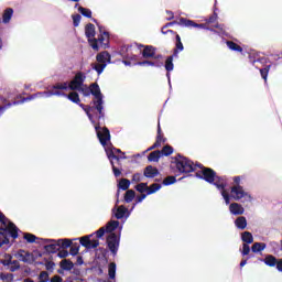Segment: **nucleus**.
<instances>
[{
	"mask_svg": "<svg viewBox=\"0 0 282 282\" xmlns=\"http://www.w3.org/2000/svg\"><path fill=\"white\" fill-rule=\"evenodd\" d=\"M234 186H241V176H235L234 177Z\"/></svg>",
	"mask_w": 282,
	"mask_h": 282,
	"instance_id": "57",
	"label": "nucleus"
},
{
	"mask_svg": "<svg viewBox=\"0 0 282 282\" xmlns=\"http://www.w3.org/2000/svg\"><path fill=\"white\" fill-rule=\"evenodd\" d=\"M275 265L276 270H279V272H282V260H279Z\"/></svg>",
	"mask_w": 282,
	"mask_h": 282,
	"instance_id": "64",
	"label": "nucleus"
},
{
	"mask_svg": "<svg viewBox=\"0 0 282 282\" xmlns=\"http://www.w3.org/2000/svg\"><path fill=\"white\" fill-rule=\"evenodd\" d=\"M135 191H138V193H147V195H149V184L140 183L135 186Z\"/></svg>",
	"mask_w": 282,
	"mask_h": 282,
	"instance_id": "32",
	"label": "nucleus"
},
{
	"mask_svg": "<svg viewBox=\"0 0 282 282\" xmlns=\"http://www.w3.org/2000/svg\"><path fill=\"white\" fill-rule=\"evenodd\" d=\"M177 180L175 178V176H167L163 180V185L171 186V184H175Z\"/></svg>",
	"mask_w": 282,
	"mask_h": 282,
	"instance_id": "42",
	"label": "nucleus"
},
{
	"mask_svg": "<svg viewBox=\"0 0 282 282\" xmlns=\"http://www.w3.org/2000/svg\"><path fill=\"white\" fill-rule=\"evenodd\" d=\"M77 105H79V107L85 111V113L88 116L90 122L93 124H96V120L94 119V115H91V113H94V111H96V106L95 107H86L83 104H77Z\"/></svg>",
	"mask_w": 282,
	"mask_h": 282,
	"instance_id": "19",
	"label": "nucleus"
},
{
	"mask_svg": "<svg viewBox=\"0 0 282 282\" xmlns=\"http://www.w3.org/2000/svg\"><path fill=\"white\" fill-rule=\"evenodd\" d=\"M39 280H40V282L50 281V273H47L46 271H42L39 275Z\"/></svg>",
	"mask_w": 282,
	"mask_h": 282,
	"instance_id": "46",
	"label": "nucleus"
},
{
	"mask_svg": "<svg viewBox=\"0 0 282 282\" xmlns=\"http://www.w3.org/2000/svg\"><path fill=\"white\" fill-rule=\"evenodd\" d=\"M87 77L83 73H77L73 80L69 83H56L53 85V89H62V91H67V89H70L72 91H78L82 86L85 85V79Z\"/></svg>",
	"mask_w": 282,
	"mask_h": 282,
	"instance_id": "7",
	"label": "nucleus"
},
{
	"mask_svg": "<svg viewBox=\"0 0 282 282\" xmlns=\"http://www.w3.org/2000/svg\"><path fill=\"white\" fill-rule=\"evenodd\" d=\"M78 12L83 14V17H86L87 19H91V10L87 8L79 7Z\"/></svg>",
	"mask_w": 282,
	"mask_h": 282,
	"instance_id": "40",
	"label": "nucleus"
},
{
	"mask_svg": "<svg viewBox=\"0 0 282 282\" xmlns=\"http://www.w3.org/2000/svg\"><path fill=\"white\" fill-rule=\"evenodd\" d=\"M13 14L14 10H12V8L6 9L2 14V23H8L9 21H11Z\"/></svg>",
	"mask_w": 282,
	"mask_h": 282,
	"instance_id": "23",
	"label": "nucleus"
},
{
	"mask_svg": "<svg viewBox=\"0 0 282 282\" xmlns=\"http://www.w3.org/2000/svg\"><path fill=\"white\" fill-rule=\"evenodd\" d=\"M80 19H82L80 14L73 15V23L75 28H78V25H80Z\"/></svg>",
	"mask_w": 282,
	"mask_h": 282,
	"instance_id": "51",
	"label": "nucleus"
},
{
	"mask_svg": "<svg viewBox=\"0 0 282 282\" xmlns=\"http://www.w3.org/2000/svg\"><path fill=\"white\" fill-rule=\"evenodd\" d=\"M112 171H113V175L115 177H120V170H118V167H116V165H113V161H112Z\"/></svg>",
	"mask_w": 282,
	"mask_h": 282,
	"instance_id": "55",
	"label": "nucleus"
},
{
	"mask_svg": "<svg viewBox=\"0 0 282 282\" xmlns=\"http://www.w3.org/2000/svg\"><path fill=\"white\" fill-rule=\"evenodd\" d=\"M264 65H268V63H256V64H253V67H256V69H260V74H261L263 80L267 83L268 74H270V68L272 66L268 65L267 67H264ZM261 67H264V68H261Z\"/></svg>",
	"mask_w": 282,
	"mask_h": 282,
	"instance_id": "14",
	"label": "nucleus"
},
{
	"mask_svg": "<svg viewBox=\"0 0 282 282\" xmlns=\"http://www.w3.org/2000/svg\"><path fill=\"white\" fill-rule=\"evenodd\" d=\"M21 269V263H19V260H12L11 264L8 267V270L10 272H17V270Z\"/></svg>",
	"mask_w": 282,
	"mask_h": 282,
	"instance_id": "36",
	"label": "nucleus"
},
{
	"mask_svg": "<svg viewBox=\"0 0 282 282\" xmlns=\"http://www.w3.org/2000/svg\"><path fill=\"white\" fill-rule=\"evenodd\" d=\"M172 153H173V147H171V145L163 147V149L161 151V154L165 155V156L172 155Z\"/></svg>",
	"mask_w": 282,
	"mask_h": 282,
	"instance_id": "44",
	"label": "nucleus"
},
{
	"mask_svg": "<svg viewBox=\"0 0 282 282\" xmlns=\"http://www.w3.org/2000/svg\"><path fill=\"white\" fill-rule=\"evenodd\" d=\"M119 188H121V191H128L129 186H131V182L127 178H122L119 184H118Z\"/></svg>",
	"mask_w": 282,
	"mask_h": 282,
	"instance_id": "35",
	"label": "nucleus"
},
{
	"mask_svg": "<svg viewBox=\"0 0 282 282\" xmlns=\"http://www.w3.org/2000/svg\"><path fill=\"white\" fill-rule=\"evenodd\" d=\"M160 188H162V185L158 183L148 186V195H153L154 193H158Z\"/></svg>",
	"mask_w": 282,
	"mask_h": 282,
	"instance_id": "33",
	"label": "nucleus"
},
{
	"mask_svg": "<svg viewBox=\"0 0 282 282\" xmlns=\"http://www.w3.org/2000/svg\"><path fill=\"white\" fill-rule=\"evenodd\" d=\"M147 199V194H142L141 196L137 197V203L135 204H142Z\"/></svg>",
	"mask_w": 282,
	"mask_h": 282,
	"instance_id": "58",
	"label": "nucleus"
},
{
	"mask_svg": "<svg viewBox=\"0 0 282 282\" xmlns=\"http://www.w3.org/2000/svg\"><path fill=\"white\" fill-rule=\"evenodd\" d=\"M262 261L265 265H269V268H274L279 262L274 256H267Z\"/></svg>",
	"mask_w": 282,
	"mask_h": 282,
	"instance_id": "24",
	"label": "nucleus"
},
{
	"mask_svg": "<svg viewBox=\"0 0 282 282\" xmlns=\"http://www.w3.org/2000/svg\"><path fill=\"white\" fill-rule=\"evenodd\" d=\"M249 63H251V65H257V63H268V58L261 57L257 52H251L249 54Z\"/></svg>",
	"mask_w": 282,
	"mask_h": 282,
	"instance_id": "17",
	"label": "nucleus"
},
{
	"mask_svg": "<svg viewBox=\"0 0 282 282\" xmlns=\"http://www.w3.org/2000/svg\"><path fill=\"white\" fill-rule=\"evenodd\" d=\"M158 175H160L158 167H153L151 165L145 167L144 177L153 178V177H158Z\"/></svg>",
	"mask_w": 282,
	"mask_h": 282,
	"instance_id": "20",
	"label": "nucleus"
},
{
	"mask_svg": "<svg viewBox=\"0 0 282 282\" xmlns=\"http://www.w3.org/2000/svg\"><path fill=\"white\" fill-rule=\"evenodd\" d=\"M235 226L239 230H246V228L248 227V220L246 219V217L240 216L235 220Z\"/></svg>",
	"mask_w": 282,
	"mask_h": 282,
	"instance_id": "21",
	"label": "nucleus"
},
{
	"mask_svg": "<svg viewBox=\"0 0 282 282\" xmlns=\"http://www.w3.org/2000/svg\"><path fill=\"white\" fill-rule=\"evenodd\" d=\"M61 268L62 270H73L74 262H72V260L64 259L61 261Z\"/></svg>",
	"mask_w": 282,
	"mask_h": 282,
	"instance_id": "29",
	"label": "nucleus"
},
{
	"mask_svg": "<svg viewBox=\"0 0 282 282\" xmlns=\"http://www.w3.org/2000/svg\"><path fill=\"white\" fill-rule=\"evenodd\" d=\"M12 257L10 254H6L4 259L1 260V264L4 265V268H9V265L12 264Z\"/></svg>",
	"mask_w": 282,
	"mask_h": 282,
	"instance_id": "41",
	"label": "nucleus"
},
{
	"mask_svg": "<svg viewBox=\"0 0 282 282\" xmlns=\"http://www.w3.org/2000/svg\"><path fill=\"white\" fill-rule=\"evenodd\" d=\"M13 105H21V101H13L12 104L9 102L6 106L0 107V116L2 113H6V110L10 109V107H12Z\"/></svg>",
	"mask_w": 282,
	"mask_h": 282,
	"instance_id": "45",
	"label": "nucleus"
},
{
	"mask_svg": "<svg viewBox=\"0 0 282 282\" xmlns=\"http://www.w3.org/2000/svg\"><path fill=\"white\" fill-rule=\"evenodd\" d=\"M158 147H160V141H155V143L150 147L147 151H153V149H158Z\"/></svg>",
	"mask_w": 282,
	"mask_h": 282,
	"instance_id": "63",
	"label": "nucleus"
},
{
	"mask_svg": "<svg viewBox=\"0 0 282 282\" xmlns=\"http://www.w3.org/2000/svg\"><path fill=\"white\" fill-rule=\"evenodd\" d=\"M51 282H63V278H61V275H54V276L51 279Z\"/></svg>",
	"mask_w": 282,
	"mask_h": 282,
	"instance_id": "60",
	"label": "nucleus"
},
{
	"mask_svg": "<svg viewBox=\"0 0 282 282\" xmlns=\"http://www.w3.org/2000/svg\"><path fill=\"white\" fill-rule=\"evenodd\" d=\"M267 246L263 242H254L251 247L252 252H263L265 250Z\"/></svg>",
	"mask_w": 282,
	"mask_h": 282,
	"instance_id": "27",
	"label": "nucleus"
},
{
	"mask_svg": "<svg viewBox=\"0 0 282 282\" xmlns=\"http://www.w3.org/2000/svg\"><path fill=\"white\" fill-rule=\"evenodd\" d=\"M148 67H164V57L148 63Z\"/></svg>",
	"mask_w": 282,
	"mask_h": 282,
	"instance_id": "34",
	"label": "nucleus"
},
{
	"mask_svg": "<svg viewBox=\"0 0 282 282\" xmlns=\"http://www.w3.org/2000/svg\"><path fill=\"white\" fill-rule=\"evenodd\" d=\"M108 274L109 279H116V262H111L108 265Z\"/></svg>",
	"mask_w": 282,
	"mask_h": 282,
	"instance_id": "38",
	"label": "nucleus"
},
{
	"mask_svg": "<svg viewBox=\"0 0 282 282\" xmlns=\"http://www.w3.org/2000/svg\"><path fill=\"white\" fill-rule=\"evenodd\" d=\"M217 21V13H214L209 19H207V23H215Z\"/></svg>",
	"mask_w": 282,
	"mask_h": 282,
	"instance_id": "59",
	"label": "nucleus"
},
{
	"mask_svg": "<svg viewBox=\"0 0 282 282\" xmlns=\"http://www.w3.org/2000/svg\"><path fill=\"white\" fill-rule=\"evenodd\" d=\"M174 64H173V56H169L165 61V69L166 72H173L174 69Z\"/></svg>",
	"mask_w": 282,
	"mask_h": 282,
	"instance_id": "37",
	"label": "nucleus"
},
{
	"mask_svg": "<svg viewBox=\"0 0 282 282\" xmlns=\"http://www.w3.org/2000/svg\"><path fill=\"white\" fill-rule=\"evenodd\" d=\"M35 96L39 98H52V96H67L63 89H54V86L47 91L37 93Z\"/></svg>",
	"mask_w": 282,
	"mask_h": 282,
	"instance_id": "13",
	"label": "nucleus"
},
{
	"mask_svg": "<svg viewBox=\"0 0 282 282\" xmlns=\"http://www.w3.org/2000/svg\"><path fill=\"white\" fill-rule=\"evenodd\" d=\"M137 47L141 50V47H144L142 51V56L143 58H153V61H162L163 56L162 54H155V47L151 45H142V44H137Z\"/></svg>",
	"mask_w": 282,
	"mask_h": 282,
	"instance_id": "10",
	"label": "nucleus"
},
{
	"mask_svg": "<svg viewBox=\"0 0 282 282\" xmlns=\"http://www.w3.org/2000/svg\"><path fill=\"white\" fill-rule=\"evenodd\" d=\"M132 182H137V183L142 182V174H140V173L133 174Z\"/></svg>",
	"mask_w": 282,
	"mask_h": 282,
	"instance_id": "53",
	"label": "nucleus"
},
{
	"mask_svg": "<svg viewBox=\"0 0 282 282\" xmlns=\"http://www.w3.org/2000/svg\"><path fill=\"white\" fill-rule=\"evenodd\" d=\"M176 169L178 171V173H193V171H197V166H202V165H195L193 163V161L186 159V156H182V155H177L176 160Z\"/></svg>",
	"mask_w": 282,
	"mask_h": 282,
	"instance_id": "8",
	"label": "nucleus"
},
{
	"mask_svg": "<svg viewBox=\"0 0 282 282\" xmlns=\"http://www.w3.org/2000/svg\"><path fill=\"white\" fill-rule=\"evenodd\" d=\"M149 62L150 61L138 62L135 65H139V67H145V66L149 67Z\"/></svg>",
	"mask_w": 282,
	"mask_h": 282,
	"instance_id": "61",
	"label": "nucleus"
},
{
	"mask_svg": "<svg viewBox=\"0 0 282 282\" xmlns=\"http://www.w3.org/2000/svg\"><path fill=\"white\" fill-rule=\"evenodd\" d=\"M36 97H37L36 95H33V96L23 98V99L20 101V105H23V102H28V101H30V100H34V98H36Z\"/></svg>",
	"mask_w": 282,
	"mask_h": 282,
	"instance_id": "56",
	"label": "nucleus"
},
{
	"mask_svg": "<svg viewBox=\"0 0 282 282\" xmlns=\"http://www.w3.org/2000/svg\"><path fill=\"white\" fill-rule=\"evenodd\" d=\"M95 131L97 133V138L100 144L104 145L107 158L110 160V164H113V160L118 161V156L116 153H121L120 149L107 147V142H110L111 134L109 133V129L101 128L100 126H95Z\"/></svg>",
	"mask_w": 282,
	"mask_h": 282,
	"instance_id": "4",
	"label": "nucleus"
},
{
	"mask_svg": "<svg viewBox=\"0 0 282 282\" xmlns=\"http://www.w3.org/2000/svg\"><path fill=\"white\" fill-rule=\"evenodd\" d=\"M97 63L93 64V69L97 72L98 76L105 72V68L111 63V54L104 51L96 56Z\"/></svg>",
	"mask_w": 282,
	"mask_h": 282,
	"instance_id": "9",
	"label": "nucleus"
},
{
	"mask_svg": "<svg viewBox=\"0 0 282 282\" xmlns=\"http://www.w3.org/2000/svg\"><path fill=\"white\" fill-rule=\"evenodd\" d=\"M0 279H1V281L12 282V281H14V274H12V273H1Z\"/></svg>",
	"mask_w": 282,
	"mask_h": 282,
	"instance_id": "39",
	"label": "nucleus"
},
{
	"mask_svg": "<svg viewBox=\"0 0 282 282\" xmlns=\"http://www.w3.org/2000/svg\"><path fill=\"white\" fill-rule=\"evenodd\" d=\"M77 91H79L80 94H83V96H95V108L98 111L99 116L98 119L100 120V118H105V112H102V105H104V100H102V93L100 91V86H98V84H91L90 87H87V85L82 86Z\"/></svg>",
	"mask_w": 282,
	"mask_h": 282,
	"instance_id": "5",
	"label": "nucleus"
},
{
	"mask_svg": "<svg viewBox=\"0 0 282 282\" xmlns=\"http://www.w3.org/2000/svg\"><path fill=\"white\" fill-rule=\"evenodd\" d=\"M58 243H59V250L62 248V250H65L66 248L72 247V240L70 239H57Z\"/></svg>",
	"mask_w": 282,
	"mask_h": 282,
	"instance_id": "31",
	"label": "nucleus"
},
{
	"mask_svg": "<svg viewBox=\"0 0 282 282\" xmlns=\"http://www.w3.org/2000/svg\"><path fill=\"white\" fill-rule=\"evenodd\" d=\"M131 216V212H129V209H127V207L124 206H119L116 212H115V217L116 219H129V217Z\"/></svg>",
	"mask_w": 282,
	"mask_h": 282,
	"instance_id": "15",
	"label": "nucleus"
},
{
	"mask_svg": "<svg viewBox=\"0 0 282 282\" xmlns=\"http://www.w3.org/2000/svg\"><path fill=\"white\" fill-rule=\"evenodd\" d=\"M57 257L59 259H67V257H69V251H67L66 249L58 250Z\"/></svg>",
	"mask_w": 282,
	"mask_h": 282,
	"instance_id": "47",
	"label": "nucleus"
},
{
	"mask_svg": "<svg viewBox=\"0 0 282 282\" xmlns=\"http://www.w3.org/2000/svg\"><path fill=\"white\" fill-rule=\"evenodd\" d=\"M133 199H135V191L128 189L124 195V202H127V204H131Z\"/></svg>",
	"mask_w": 282,
	"mask_h": 282,
	"instance_id": "28",
	"label": "nucleus"
},
{
	"mask_svg": "<svg viewBox=\"0 0 282 282\" xmlns=\"http://www.w3.org/2000/svg\"><path fill=\"white\" fill-rule=\"evenodd\" d=\"M178 25L183 28H198L199 30H210V28L206 26V24H197L193 20H188L186 18H180Z\"/></svg>",
	"mask_w": 282,
	"mask_h": 282,
	"instance_id": "12",
	"label": "nucleus"
},
{
	"mask_svg": "<svg viewBox=\"0 0 282 282\" xmlns=\"http://www.w3.org/2000/svg\"><path fill=\"white\" fill-rule=\"evenodd\" d=\"M156 142H159V147H162V142H166V139H163L162 137V128H160V124L158 126Z\"/></svg>",
	"mask_w": 282,
	"mask_h": 282,
	"instance_id": "43",
	"label": "nucleus"
},
{
	"mask_svg": "<svg viewBox=\"0 0 282 282\" xmlns=\"http://www.w3.org/2000/svg\"><path fill=\"white\" fill-rule=\"evenodd\" d=\"M119 226L120 221L111 220L105 227L99 228L95 234L79 238V242L84 248H87V250H91L94 248H98L100 246V241L98 239H102V237H105V232H109L107 237V246L112 254H118L120 237L113 234V230Z\"/></svg>",
	"mask_w": 282,
	"mask_h": 282,
	"instance_id": "2",
	"label": "nucleus"
},
{
	"mask_svg": "<svg viewBox=\"0 0 282 282\" xmlns=\"http://www.w3.org/2000/svg\"><path fill=\"white\" fill-rule=\"evenodd\" d=\"M79 250H80L79 247H70L69 254H72V257H76V254H78Z\"/></svg>",
	"mask_w": 282,
	"mask_h": 282,
	"instance_id": "52",
	"label": "nucleus"
},
{
	"mask_svg": "<svg viewBox=\"0 0 282 282\" xmlns=\"http://www.w3.org/2000/svg\"><path fill=\"white\" fill-rule=\"evenodd\" d=\"M271 56L273 61H280V58H282V52L280 54H272Z\"/></svg>",
	"mask_w": 282,
	"mask_h": 282,
	"instance_id": "62",
	"label": "nucleus"
},
{
	"mask_svg": "<svg viewBox=\"0 0 282 282\" xmlns=\"http://www.w3.org/2000/svg\"><path fill=\"white\" fill-rule=\"evenodd\" d=\"M161 156L162 154L160 151H153L149 154L148 160L149 162H159Z\"/></svg>",
	"mask_w": 282,
	"mask_h": 282,
	"instance_id": "30",
	"label": "nucleus"
},
{
	"mask_svg": "<svg viewBox=\"0 0 282 282\" xmlns=\"http://www.w3.org/2000/svg\"><path fill=\"white\" fill-rule=\"evenodd\" d=\"M24 239L28 241V243H34V241H36V236L32 234H24Z\"/></svg>",
	"mask_w": 282,
	"mask_h": 282,
	"instance_id": "49",
	"label": "nucleus"
},
{
	"mask_svg": "<svg viewBox=\"0 0 282 282\" xmlns=\"http://www.w3.org/2000/svg\"><path fill=\"white\" fill-rule=\"evenodd\" d=\"M15 257L17 259H19V261H22L23 263H32L34 261V258L32 257V254L23 250L19 251L15 254Z\"/></svg>",
	"mask_w": 282,
	"mask_h": 282,
	"instance_id": "16",
	"label": "nucleus"
},
{
	"mask_svg": "<svg viewBox=\"0 0 282 282\" xmlns=\"http://www.w3.org/2000/svg\"><path fill=\"white\" fill-rule=\"evenodd\" d=\"M196 175L200 180L208 182V184L216 186L227 206L230 204V197L235 199V202H241L242 204H252V202H254L252 194L246 191L241 185H232L229 193L228 189H226L228 188V177L217 176L215 171L210 167H202L200 172L196 173Z\"/></svg>",
	"mask_w": 282,
	"mask_h": 282,
	"instance_id": "1",
	"label": "nucleus"
},
{
	"mask_svg": "<svg viewBox=\"0 0 282 282\" xmlns=\"http://www.w3.org/2000/svg\"><path fill=\"white\" fill-rule=\"evenodd\" d=\"M62 98H67L68 100H70V102H74L75 105H80V97L76 91H73L68 95L66 94V96H62Z\"/></svg>",
	"mask_w": 282,
	"mask_h": 282,
	"instance_id": "22",
	"label": "nucleus"
},
{
	"mask_svg": "<svg viewBox=\"0 0 282 282\" xmlns=\"http://www.w3.org/2000/svg\"><path fill=\"white\" fill-rule=\"evenodd\" d=\"M0 248L1 246H8L11 239H17L19 237V228L10 219L0 212Z\"/></svg>",
	"mask_w": 282,
	"mask_h": 282,
	"instance_id": "3",
	"label": "nucleus"
},
{
	"mask_svg": "<svg viewBox=\"0 0 282 282\" xmlns=\"http://www.w3.org/2000/svg\"><path fill=\"white\" fill-rule=\"evenodd\" d=\"M241 254L242 257L250 254V246L248 243L242 245Z\"/></svg>",
	"mask_w": 282,
	"mask_h": 282,
	"instance_id": "50",
	"label": "nucleus"
},
{
	"mask_svg": "<svg viewBox=\"0 0 282 282\" xmlns=\"http://www.w3.org/2000/svg\"><path fill=\"white\" fill-rule=\"evenodd\" d=\"M43 243H44V249L52 254L61 250V245L58 243V240L43 239Z\"/></svg>",
	"mask_w": 282,
	"mask_h": 282,
	"instance_id": "11",
	"label": "nucleus"
},
{
	"mask_svg": "<svg viewBox=\"0 0 282 282\" xmlns=\"http://www.w3.org/2000/svg\"><path fill=\"white\" fill-rule=\"evenodd\" d=\"M226 45L229 50H231V52H243V48L232 41H227Z\"/></svg>",
	"mask_w": 282,
	"mask_h": 282,
	"instance_id": "26",
	"label": "nucleus"
},
{
	"mask_svg": "<svg viewBox=\"0 0 282 282\" xmlns=\"http://www.w3.org/2000/svg\"><path fill=\"white\" fill-rule=\"evenodd\" d=\"M171 25H180V21H174V22H170L167 23L165 26L162 28V34H166V32L164 31L165 28H171Z\"/></svg>",
	"mask_w": 282,
	"mask_h": 282,
	"instance_id": "54",
	"label": "nucleus"
},
{
	"mask_svg": "<svg viewBox=\"0 0 282 282\" xmlns=\"http://www.w3.org/2000/svg\"><path fill=\"white\" fill-rule=\"evenodd\" d=\"M176 50L184 52V44H182V37L180 35H176Z\"/></svg>",
	"mask_w": 282,
	"mask_h": 282,
	"instance_id": "48",
	"label": "nucleus"
},
{
	"mask_svg": "<svg viewBox=\"0 0 282 282\" xmlns=\"http://www.w3.org/2000/svg\"><path fill=\"white\" fill-rule=\"evenodd\" d=\"M100 37L98 40L94 39L96 36V26L89 23L86 25L85 34L88 39V43L93 50H99V45H107L109 41V33L102 30V26H99Z\"/></svg>",
	"mask_w": 282,
	"mask_h": 282,
	"instance_id": "6",
	"label": "nucleus"
},
{
	"mask_svg": "<svg viewBox=\"0 0 282 282\" xmlns=\"http://www.w3.org/2000/svg\"><path fill=\"white\" fill-rule=\"evenodd\" d=\"M229 210H230L231 215H243V213H246V209H243V206L239 203L230 204Z\"/></svg>",
	"mask_w": 282,
	"mask_h": 282,
	"instance_id": "18",
	"label": "nucleus"
},
{
	"mask_svg": "<svg viewBox=\"0 0 282 282\" xmlns=\"http://www.w3.org/2000/svg\"><path fill=\"white\" fill-rule=\"evenodd\" d=\"M241 239L243 243L250 245L254 241V237H252V234L250 231H245L241 234Z\"/></svg>",
	"mask_w": 282,
	"mask_h": 282,
	"instance_id": "25",
	"label": "nucleus"
}]
</instances>
